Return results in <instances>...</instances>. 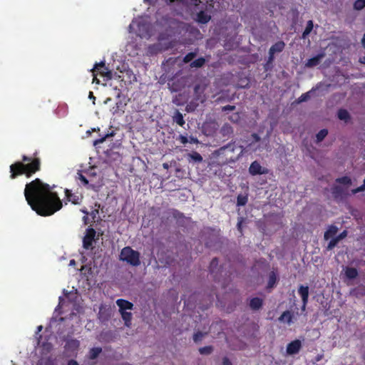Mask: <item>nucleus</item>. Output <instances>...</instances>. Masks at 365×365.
Masks as SVG:
<instances>
[{"mask_svg": "<svg viewBox=\"0 0 365 365\" xmlns=\"http://www.w3.org/2000/svg\"><path fill=\"white\" fill-rule=\"evenodd\" d=\"M51 186L36 178L26 185L24 196L31 209L41 216L53 215L62 207V202Z\"/></svg>", "mask_w": 365, "mask_h": 365, "instance_id": "obj_1", "label": "nucleus"}, {"mask_svg": "<svg viewBox=\"0 0 365 365\" xmlns=\"http://www.w3.org/2000/svg\"><path fill=\"white\" fill-rule=\"evenodd\" d=\"M40 170V158L24 155L21 161L15 162L10 165V178L15 179L21 175H25L26 178H31Z\"/></svg>", "mask_w": 365, "mask_h": 365, "instance_id": "obj_2", "label": "nucleus"}, {"mask_svg": "<svg viewBox=\"0 0 365 365\" xmlns=\"http://www.w3.org/2000/svg\"><path fill=\"white\" fill-rule=\"evenodd\" d=\"M245 152H246V149L242 146L237 145L235 143H229L215 150L214 155L217 163L220 165H225L235 163Z\"/></svg>", "mask_w": 365, "mask_h": 365, "instance_id": "obj_3", "label": "nucleus"}, {"mask_svg": "<svg viewBox=\"0 0 365 365\" xmlns=\"http://www.w3.org/2000/svg\"><path fill=\"white\" fill-rule=\"evenodd\" d=\"M119 259L133 267H138L140 264V254L130 247L127 246L121 250Z\"/></svg>", "mask_w": 365, "mask_h": 365, "instance_id": "obj_4", "label": "nucleus"}, {"mask_svg": "<svg viewBox=\"0 0 365 365\" xmlns=\"http://www.w3.org/2000/svg\"><path fill=\"white\" fill-rule=\"evenodd\" d=\"M93 76H101L106 78V81L110 80L113 78L112 72L106 66L105 63L101 61L95 64L93 68L91 70Z\"/></svg>", "mask_w": 365, "mask_h": 365, "instance_id": "obj_5", "label": "nucleus"}, {"mask_svg": "<svg viewBox=\"0 0 365 365\" xmlns=\"http://www.w3.org/2000/svg\"><path fill=\"white\" fill-rule=\"evenodd\" d=\"M96 235V232L93 228L88 227L86 230V235L83 239V247L84 249L89 250L92 248Z\"/></svg>", "mask_w": 365, "mask_h": 365, "instance_id": "obj_6", "label": "nucleus"}, {"mask_svg": "<svg viewBox=\"0 0 365 365\" xmlns=\"http://www.w3.org/2000/svg\"><path fill=\"white\" fill-rule=\"evenodd\" d=\"M65 195L66 200L74 205H80L83 200V195L78 192L73 193L71 190L65 189Z\"/></svg>", "mask_w": 365, "mask_h": 365, "instance_id": "obj_7", "label": "nucleus"}, {"mask_svg": "<svg viewBox=\"0 0 365 365\" xmlns=\"http://www.w3.org/2000/svg\"><path fill=\"white\" fill-rule=\"evenodd\" d=\"M249 173L252 175H257L267 174L268 170L267 168L262 167L258 161L255 160L251 163L249 168Z\"/></svg>", "mask_w": 365, "mask_h": 365, "instance_id": "obj_8", "label": "nucleus"}, {"mask_svg": "<svg viewBox=\"0 0 365 365\" xmlns=\"http://www.w3.org/2000/svg\"><path fill=\"white\" fill-rule=\"evenodd\" d=\"M302 348V342L299 339H295L287 346V353L289 355L297 354Z\"/></svg>", "mask_w": 365, "mask_h": 365, "instance_id": "obj_9", "label": "nucleus"}, {"mask_svg": "<svg viewBox=\"0 0 365 365\" xmlns=\"http://www.w3.org/2000/svg\"><path fill=\"white\" fill-rule=\"evenodd\" d=\"M298 293L302 297V310H304L306 308V306L308 303V298H309V287L308 286H304L300 285L298 289Z\"/></svg>", "mask_w": 365, "mask_h": 365, "instance_id": "obj_10", "label": "nucleus"}, {"mask_svg": "<svg viewBox=\"0 0 365 365\" xmlns=\"http://www.w3.org/2000/svg\"><path fill=\"white\" fill-rule=\"evenodd\" d=\"M116 304L119 307V312H123V311L126 310H132L133 308V304L130 302L123 299H118L116 300Z\"/></svg>", "mask_w": 365, "mask_h": 365, "instance_id": "obj_11", "label": "nucleus"}, {"mask_svg": "<svg viewBox=\"0 0 365 365\" xmlns=\"http://www.w3.org/2000/svg\"><path fill=\"white\" fill-rule=\"evenodd\" d=\"M324 53H319L317 56L309 58L305 63L306 67L312 68L319 65L324 58Z\"/></svg>", "mask_w": 365, "mask_h": 365, "instance_id": "obj_12", "label": "nucleus"}, {"mask_svg": "<svg viewBox=\"0 0 365 365\" xmlns=\"http://www.w3.org/2000/svg\"><path fill=\"white\" fill-rule=\"evenodd\" d=\"M168 86L171 91L178 92L184 87V83L183 81H181L180 79H172L168 82Z\"/></svg>", "mask_w": 365, "mask_h": 365, "instance_id": "obj_13", "label": "nucleus"}, {"mask_svg": "<svg viewBox=\"0 0 365 365\" xmlns=\"http://www.w3.org/2000/svg\"><path fill=\"white\" fill-rule=\"evenodd\" d=\"M187 160L189 163H200L202 161L203 159L199 153L192 151L187 155Z\"/></svg>", "mask_w": 365, "mask_h": 365, "instance_id": "obj_14", "label": "nucleus"}, {"mask_svg": "<svg viewBox=\"0 0 365 365\" xmlns=\"http://www.w3.org/2000/svg\"><path fill=\"white\" fill-rule=\"evenodd\" d=\"M284 47H285L284 42L282 41H279L270 47V48L269 50V53H274V54L276 53H280L284 49Z\"/></svg>", "mask_w": 365, "mask_h": 365, "instance_id": "obj_15", "label": "nucleus"}, {"mask_svg": "<svg viewBox=\"0 0 365 365\" xmlns=\"http://www.w3.org/2000/svg\"><path fill=\"white\" fill-rule=\"evenodd\" d=\"M263 305V300L259 297H254L250 302V307L252 310H258Z\"/></svg>", "mask_w": 365, "mask_h": 365, "instance_id": "obj_16", "label": "nucleus"}, {"mask_svg": "<svg viewBox=\"0 0 365 365\" xmlns=\"http://www.w3.org/2000/svg\"><path fill=\"white\" fill-rule=\"evenodd\" d=\"M338 232V227L336 225H330L327 231L324 232V240H327L329 238L334 237Z\"/></svg>", "mask_w": 365, "mask_h": 365, "instance_id": "obj_17", "label": "nucleus"}, {"mask_svg": "<svg viewBox=\"0 0 365 365\" xmlns=\"http://www.w3.org/2000/svg\"><path fill=\"white\" fill-rule=\"evenodd\" d=\"M293 314L290 311L284 312L279 317L278 320L281 322H287L291 324L292 322Z\"/></svg>", "mask_w": 365, "mask_h": 365, "instance_id": "obj_18", "label": "nucleus"}, {"mask_svg": "<svg viewBox=\"0 0 365 365\" xmlns=\"http://www.w3.org/2000/svg\"><path fill=\"white\" fill-rule=\"evenodd\" d=\"M331 190L333 197L336 200L342 197L343 195L344 194V189L339 185L333 186Z\"/></svg>", "mask_w": 365, "mask_h": 365, "instance_id": "obj_19", "label": "nucleus"}, {"mask_svg": "<svg viewBox=\"0 0 365 365\" xmlns=\"http://www.w3.org/2000/svg\"><path fill=\"white\" fill-rule=\"evenodd\" d=\"M80 345L79 341L77 339H69L66 343V349L71 351H76Z\"/></svg>", "mask_w": 365, "mask_h": 365, "instance_id": "obj_20", "label": "nucleus"}, {"mask_svg": "<svg viewBox=\"0 0 365 365\" xmlns=\"http://www.w3.org/2000/svg\"><path fill=\"white\" fill-rule=\"evenodd\" d=\"M359 272L354 267H346L345 269V275L348 279H353L356 278Z\"/></svg>", "mask_w": 365, "mask_h": 365, "instance_id": "obj_21", "label": "nucleus"}, {"mask_svg": "<svg viewBox=\"0 0 365 365\" xmlns=\"http://www.w3.org/2000/svg\"><path fill=\"white\" fill-rule=\"evenodd\" d=\"M121 314V317L125 322V325L129 327L131 325L132 320V313L126 311H123V312H120Z\"/></svg>", "mask_w": 365, "mask_h": 365, "instance_id": "obj_22", "label": "nucleus"}, {"mask_svg": "<svg viewBox=\"0 0 365 365\" xmlns=\"http://www.w3.org/2000/svg\"><path fill=\"white\" fill-rule=\"evenodd\" d=\"M173 121L180 126H183L185 123L182 114L178 110H176L175 112Z\"/></svg>", "mask_w": 365, "mask_h": 365, "instance_id": "obj_23", "label": "nucleus"}, {"mask_svg": "<svg viewBox=\"0 0 365 365\" xmlns=\"http://www.w3.org/2000/svg\"><path fill=\"white\" fill-rule=\"evenodd\" d=\"M197 21L201 24H206L210 20V16L207 14L205 11H200L197 15Z\"/></svg>", "mask_w": 365, "mask_h": 365, "instance_id": "obj_24", "label": "nucleus"}, {"mask_svg": "<svg viewBox=\"0 0 365 365\" xmlns=\"http://www.w3.org/2000/svg\"><path fill=\"white\" fill-rule=\"evenodd\" d=\"M338 118L341 120L347 122L349 120H350V115L349 112L346 109H339L337 113Z\"/></svg>", "mask_w": 365, "mask_h": 365, "instance_id": "obj_25", "label": "nucleus"}, {"mask_svg": "<svg viewBox=\"0 0 365 365\" xmlns=\"http://www.w3.org/2000/svg\"><path fill=\"white\" fill-rule=\"evenodd\" d=\"M277 282V276L274 272H271L269 275V279L267 282V289H271L274 287Z\"/></svg>", "mask_w": 365, "mask_h": 365, "instance_id": "obj_26", "label": "nucleus"}, {"mask_svg": "<svg viewBox=\"0 0 365 365\" xmlns=\"http://www.w3.org/2000/svg\"><path fill=\"white\" fill-rule=\"evenodd\" d=\"M205 59L203 57H200L197 59L192 61L190 63V67L192 68H201L205 63Z\"/></svg>", "mask_w": 365, "mask_h": 365, "instance_id": "obj_27", "label": "nucleus"}, {"mask_svg": "<svg viewBox=\"0 0 365 365\" xmlns=\"http://www.w3.org/2000/svg\"><path fill=\"white\" fill-rule=\"evenodd\" d=\"M102 352L101 347H93L89 351V359H96L98 355Z\"/></svg>", "mask_w": 365, "mask_h": 365, "instance_id": "obj_28", "label": "nucleus"}, {"mask_svg": "<svg viewBox=\"0 0 365 365\" xmlns=\"http://www.w3.org/2000/svg\"><path fill=\"white\" fill-rule=\"evenodd\" d=\"M218 263L219 261L217 257H215L212 259L209 266V270L211 274H214L217 272L218 269Z\"/></svg>", "mask_w": 365, "mask_h": 365, "instance_id": "obj_29", "label": "nucleus"}, {"mask_svg": "<svg viewBox=\"0 0 365 365\" xmlns=\"http://www.w3.org/2000/svg\"><path fill=\"white\" fill-rule=\"evenodd\" d=\"M313 26H314L313 21L312 20L308 21L306 28L302 34L303 38H305L307 35H309L311 33V31L313 29Z\"/></svg>", "mask_w": 365, "mask_h": 365, "instance_id": "obj_30", "label": "nucleus"}, {"mask_svg": "<svg viewBox=\"0 0 365 365\" xmlns=\"http://www.w3.org/2000/svg\"><path fill=\"white\" fill-rule=\"evenodd\" d=\"M213 351L212 346H205L199 349V352L202 355H209Z\"/></svg>", "mask_w": 365, "mask_h": 365, "instance_id": "obj_31", "label": "nucleus"}, {"mask_svg": "<svg viewBox=\"0 0 365 365\" xmlns=\"http://www.w3.org/2000/svg\"><path fill=\"white\" fill-rule=\"evenodd\" d=\"M336 182L344 185H350L351 184V180L348 176L336 178Z\"/></svg>", "mask_w": 365, "mask_h": 365, "instance_id": "obj_32", "label": "nucleus"}, {"mask_svg": "<svg viewBox=\"0 0 365 365\" xmlns=\"http://www.w3.org/2000/svg\"><path fill=\"white\" fill-rule=\"evenodd\" d=\"M327 134H328V130L327 129L320 130L316 135L317 141V142L322 141L325 138V137L327 135Z\"/></svg>", "mask_w": 365, "mask_h": 365, "instance_id": "obj_33", "label": "nucleus"}, {"mask_svg": "<svg viewBox=\"0 0 365 365\" xmlns=\"http://www.w3.org/2000/svg\"><path fill=\"white\" fill-rule=\"evenodd\" d=\"M205 335H207V332H202V331H198L193 334V341L195 343H198L199 341H200L202 339V338Z\"/></svg>", "mask_w": 365, "mask_h": 365, "instance_id": "obj_34", "label": "nucleus"}, {"mask_svg": "<svg viewBox=\"0 0 365 365\" xmlns=\"http://www.w3.org/2000/svg\"><path fill=\"white\" fill-rule=\"evenodd\" d=\"M76 178L81 181V183L84 185L87 186L88 185V180L87 178L82 174L81 171H78L77 173V177Z\"/></svg>", "mask_w": 365, "mask_h": 365, "instance_id": "obj_35", "label": "nucleus"}, {"mask_svg": "<svg viewBox=\"0 0 365 365\" xmlns=\"http://www.w3.org/2000/svg\"><path fill=\"white\" fill-rule=\"evenodd\" d=\"M247 202V197L239 195L237 197V205L238 206L245 205Z\"/></svg>", "mask_w": 365, "mask_h": 365, "instance_id": "obj_36", "label": "nucleus"}, {"mask_svg": "<svg viewBox=\"0 0 365 365\" xmlns=\"http://www.w3.org/2000/svg\"><path fill=\"white\" fill-rule=\"evenodd\" d=\"M339 242V240L336 237H332V239L329 241V242L327 245V250H333Z\"/></svg>", "mask_w": 365, "mask_h": 365, "instance_id": "obj_37", "label": "nucleus"}, {"mask_svg": "<svg viewBox=\"0 0 365 365\" xmlns=\"http://www.w3.org/2000/svg\"><path fill=\"white\" fill-rule=\"evenodd\" d=\"M365 7V0H356L354 4V8L356 10H361Z\"/></svg>", "mask_w": 365, "mask_h": 365, "instance_id": "obj_38", "label": "nucleus"}, {"mask_svg": "<svg viewBox=\"0 0 365 365\" xmlns=\"http://www.w3.org/2000/svg\"><path fill=\"white\" fill-rule=\"evenodd\" d=\"M196 56V53L190 52L187 53L183 58V62L185 63H190Z\"/></svg>", "mask_w": 365, "mask_h": 365, "instance_id": "obj_39", "label": "nucleus"}, {"mask_svg": "<svg viewBox=\"0 0 365 365\" xmlns=\"http://www.w3.org/2000/svg\"><path fill=\"white\" fill-rule=\"evenodd\" d=\"M354 295H355L356 297H359V296H363L365 294V292H364V287H359L356 289H354L352 292H351Z\"/></svg>", "mask_w": 365, "mask_h": 365, "instance_id": "obj_40", "label": "nucleus"}, {"mask_svg": "<svg viewBox=\"0 0 365 365\" xmlns=\"http://www.w3.org/2000/svg\"><path fill=\"white\" fill-rule=\"evenodd\" d=\"M109 136H113V133L112 132L110 134H106L104 137L103 138H98V139H96V140H94L93 142V145H97L98 144H101L102 143H103L105 141V140L106 139V138L109 137Z\"/></svg>", "mask_w": 365, "mask_h": 365, "instance_id": "obj_41", "label": "nucleus"}, {"mask_svg": "<svg viewBox=\"0 0 365 365\" xmlns=\"http://www.w3.org/2000/svg\"><path fill=\"white\" fill-rule=\"evenodd\" d=\"M364 190H365V178H364L363 184L361 186L352 190V193L356 194L358 192H362Z\"/></svg>", "mask_w": 365, "mask_h": 365, "instance_id": "obj_42", "label": "nucleus"}, {"mask_svg": "<svg viewBox=\"0 0 365 365\" xmlns=\"http://www.w3.org/2000/svg\"><path fill=\"white\" fill-rule=\"evenodd\" d=\"M309 98V93H303L299 98L298 102L302 103L306 101Z\"/></svg>", "mask_w": 365, "mask_h": 365, "instance_id": "obj_43", "label": "nucleus"}, {"mask_svg": "<svg viewBox=\"0 0 365 365\" xmlns=\"http://www.w3.org/2000/svg\"><path fill=\"white\" fill-rule=\"evenodd\" d=\"M178 140L183 145H185L188 142L187 137L182 135H180Z\"/></svg>", "mask_w": 365, "mask_h": 365, "instance_id": "obj_44", "label": "nucleus"}, {"mask_svg": "<svg viewBox=\"0 0 365 365\" xmlns=\"http://www.w3.org/2000/svg\"><path fill=\"white\" fill-rule=\"evenodd\" d=\"M347 234H348L347 231L346 230H344L339 235H337L336 237L340 241V240L344 239L347 236Z\"/></svg>", "mask_w": 365, "mask_h": 365, "instance_id": "obj_45", "label": "nucleus"}, {"mask_svg": "<svg viewBox=\"0 0 365 365\" xmlns=\"http://www.w3.org/2000/svg\"><path fill=\"white\" fill-rule=\"evenodd\" d=\"M251 137L252 138V143H257L260 140V137L257 133H252Z\"/></svg>", "mask_w": 365, "mask_h": 365, "instance_id": "obj_46", "label": "nucleus"}, {"mask_svg": "<svg viewBox=\"0 0 365 365\" xmlns=\"http://www.w3.org/2000/svg\"><path fill=\"white\" fill-rule=\"evenodd\" d=\"M235 109V106H231V105H227V106L222 107V110H224V111H226V110L232 111Z\"/></svg>", "mask_w": 365, "mask_h": 365, "instance_id": "obj_47", "label": "nucleus"}, {"mask_svg": "<svg viewBox=\"0 0 365 365\" xmlns=\"http://www.w3.org/2000/svg\"><path fill=\"white\" fill-rule=\"evenodd\" d=\"M361 43H362V44L364 46V47L365 48V34H364V35L363 36V38L361 40ZM359 61H360V62L361 63L365 64V56L361 57Z\"/></svg>", "mask_w": 365, "mask_h": 365, "instance_id": "obj_48", "label": "nucleus"}, {"mask_svg": "<svg viewBox=\"0 0 365 365\" xmlns=\"http://www.w3.org/2000/svg\"><path fill=\"white\" fill-rule=\"evenodd\" d=\"M242 222H243V218L240 217L237 222V230L240 232V233H242Z\"/></svg>", "mask_w": 365, "mask_h": 365, "instance_id": "obj_49", "label": "nucleus"}, {"mask_svg": "<svg viewBox=\"0 0 365 365\" xmlns=\"http://www.w3.org/2000/svg\"><path fill=\"white\" fill-rule=\"evenodd\" d=\"M274 53H269L267 65H268L269 63H272V61H274Z\"/></svg>", "mask_w": 365, "mask_h": 365, "instance_id": "obj_50", "label": "nucleus"}, {"mask_svg": "<svg viewBox=\"0 0 365 365\" xmlns=\"http://www.w3.org/2000/svg\"><path fill=\"white\" fill-rule=\"evenodd\" d=\"M222 364L223 365H232V362L227 357H224L222 359Z\"/></svg>", "mask_w": 365, "mask_h": 365, "instance_id": "obj_51", "label": "nucleus"}, {"mask_svg": "<svg viewBox=\"0 0 365 365\" xmlns=\"http://www.w3.org/2000/svg\"><path fill=\"white\" fill-rule=\"evenodd\" d=\"M67 365H79L78 363L74 360V359H71L68 361V364Z\"/></svg>", "mask_w": 365, "mask_h": 365, "instance_id": "obj_52", "label": "nucleus"}, {"mask_svg": "<svg viewBox=\"0 0 365 365\" xmlns=\"http://www.w3.org/2000/svg\"><path fill=\"white\" fill-rule=\"evenodd\" d=\"M97 76H93V82H96V83H99V80L96 78Z\"/></svg>", "mask_w": 365, "mask_h": 365, "instance_id": "obj_53", "label": "nucleus"}, {"mask_svg": "<svg viewBox=\"0 0 365 365\" xmlns=\"http://www.w3.org/2000/svg\"><path fill=\"white\" fill-rule=\"evenodd\" d=\"M43 329V327L41 325L38 326L37 327V332H40Z\"/></svg>", "mask_w": 365, "mask_h": 365, "instance_id": "obj_54", "label": "nucleus"}, {"mask_svg": "<svg viewBox=\"0 0 365 365\" xmlns=\"http://www.w3.org/2000/svg\"><path fill=\"white\" fill-rule=\"evenodd\" d=\"M190 142H191V143H197V140L196 138H191V139H190Z\"/></svg>", "mask_w": 365, "mask_h": 365, "instance_id": "obj_55", "label": "nucleus"}, {"mask_svg": "<svg viewBox=\"0 0 365 365\" xmlns=\"http://www.w3.org/2000/svg\"><path fill=\"white\" fill-rule=\"evenodd\" d=\"M163 168H168V163H163Z\"/></svg>", "mask_w": 365, "mask_h": 365, "instance_id": "obj_56", "label": "nucleus"}, {"mask_svg": "<svg viewBox=\"0 0 365 365\" xmlns=\"http://www.w3.org/2000/svg\"><path fill=\"white\" fill-rule=\"evenodd\" d=\"M89 96H90L91 98H95V97L93 96V92H90Z\"/></svg>", "mask_w": 365, "mask_h": 365, "instance_id": "obj_57", "label": "nucleus"}, {"mask_svg": "<svg viewBox=\"0 0 365 365\" xmlns=\"http://www.w3.org/2000/svg\"><path fill=\"white\" fill-rule=\"evenodd\" d=\"M81 211H82L83 213H85L86 215H88V211H87V210H82Z\"/></svg>", "mask_w": 365, "mask_h": 365, "instance_id": "obj_58", "label": "nucleus"}, {"mask_svg": "<svg viewBox=\"0 0 365 365\" xmlns=\"http://www.w3.org/2000/svg\"><path fill=\"white\" fill-rule=\"evenodd\" d=\"M70 264H75V260L74 259L71 260Z\"/></svg>", "mask_w": 365, "mask_h": 365, "instance_id": "obj_59", "label": "nucleus"}]
</instances>
